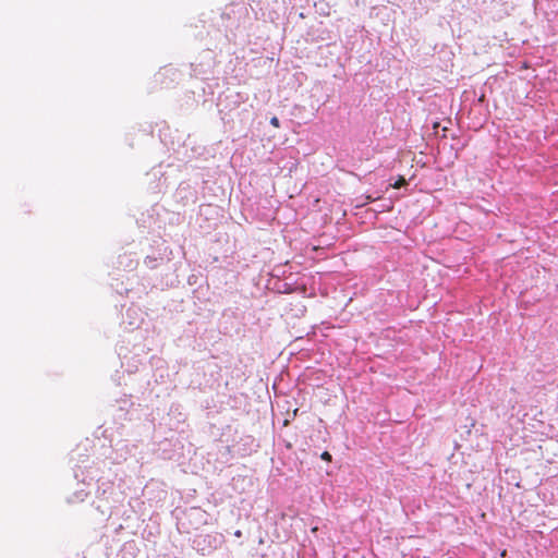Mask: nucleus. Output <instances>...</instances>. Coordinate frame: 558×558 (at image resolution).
<instances>
[{"label": "nucleus", "instance_id": "nucleus-2", "mask_svg": "<svg viewBox=\"0 0 558 558\" xmlns=\"http://www.w3.org/2000/svg\"><path fill=\"white\" fill-rule=\"evenodd\" d=\"M320 458L325 461L330 462L331 461V454L328 451H324L320 456Z\"/></svg>", "mask_w": 558, "mask_h": 558}, {"label": "nucleus", "instance_id": "nucleus-1", "mask_svg": "<svg viewBox=\"0 0 558 558\" xmlns=\"http://www.w3.org/2000/svg\"><path fill=\"white\" fill-rule=\"evenodd\" d=\"M407 183L405 179L404 178H400L395 184H393V187L395 189H400L401 186H403L404 184Z\"/></svg>", "mask_w": 558, "mask_h": 558}, {"label": "nucleus", "instance_id": "nucleus-3", "mask_svg": "<svg viewBox=\"0 0 558 558\" xmlns=\"http://www.w3.org/2000/svg\"><path fill=\"white\" fill-rule=\"evenodd\" d=\"M270 124L275 128H279L280 126V122H279V119L277 117H272L270 119Z\"/></svg>", "mask_w": 558, "mask_h": 558}]
</instances>
